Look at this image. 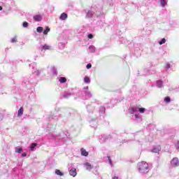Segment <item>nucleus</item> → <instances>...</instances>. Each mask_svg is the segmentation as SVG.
Returning a JSON list of instances; mask_svg holds the SVG:
<instances>
[{"instance_id":"50","label":"nucleus","mask_w":179,"mask_h":179,"mask_svg":"<svg viewBox=\"0 0 179 179\" xmlns=\"http://www.w3.org/2000/svg\"><path fill=\"white\" fill-rule=\"evenodd\" d=\"M99 15H101V11H100Z\"/></svg>"},{"instance_id":"48","label":"nucleus","mask_w":179,"mask_h":179,"mask_svg":"<svg viewBox=\"0 0 179 179\" xmlns=\"http://www.w3.org/2000/svg\"><path fill=\"white\" fill-rule=\"evenodd\" d=\"M113 179H118V177L114 176V177L113 178Z\"/></svg>"},{"instance_id":"10","label":"nucleus","mask_w":179,"mask_h":179,"mask_svg":"<svg viewBox=\"0 0 179 179\" xmlns=\"http://www.w3.org/2000/svg\"><path fill=\"white\" fill-rule=\"evenodd\" d=\"M38 51H46V50H51V46L48 44L41 45L37 47Z\"/></svg>"},{"instance_id":"33","label":"nucleus","mask_w":179,"mask_h":179,"mask_svg":"<svg viewBox=\"0 0 179 179\" xmlns=\"http://www.w3.org/2000/svg\"><path fill=\"white\" fill-rule=\"evenodd\" d=\"M158 43L159 45H163V44H166V38H162Z\"/></svg>"},{"instance_id":"21","label":"nucleus","mask_w":179,"mask_h":179,"mask_svg":"<svg viewBox=\"0 0 179 179\" xmlns=\"http://www.w3.org/2000/svg\"><path fill=\"white\" fill-rule=\"evenodd\" d=\"M68 19V14L66 13H63L59 17L60 20H66Z\"/></svg>"},{"instance_id":"30","label":"nucleus","mask_w":179,"mask_h":179,"mask_svg":"<svg viewBox=\"0 0 179 179\" xmlns=\"http://www.w3.org/2000/svg\"><path fill=\"white\" fill-rule=\"evenodd\" d=\"M58 47H59V50H64V48H65V43H58Z\"/></svg>"},{"instance_id":"9","label":"nucleus","mask_w":179,"mask_h":179,"mask_svg":"<svg viewBox=\"0 0 179 179\" xmlns=\"http://www.w3.org/2000/svg\"><path fill=\"white\" fill-rule=\"evenodd\" d=\"M110 138V136L106 135V134H101L99 136V142L101 143H106L107 141H108V138Z\"/></svg>"},{"instance_id":"16","label":"nucleus","mask_w":179,"mask_h":179,"mask_svg":"<svg viewBox=\"0 0 179 179\" xmlns=\"http://www.w3.org/2000/svg\"><path fill=\"white\" fill-rule=\"evenodd\" d=\"M33 19L34 22H41L43 20V17L41 15H34Z\"/></svg>"},{"instance_id":"46","label":"nucleus","mask_w":179,"mask_h":179,"mask_svg":"<svg viewBox=\"0 0 179 179\" xmlns=\"http://www.w3.org/2000/svg\"><path fill=\"white\" fill-rule=\"evenodd\" d=\"M22 157H26V156H27V153L24 152L21 155Z\"/></svg>"},{"instance_id":"28","label":"nucleus","mask_w":179,"mask_h":179,"mask_svg":"<svg viewBox=\"0 0 179 179\" xmlns=\"http://www.w3.org/2000/svg\"><path fill=\"white\" fill-rule=\"evenodd\" d=\"M55 174H57V176H59L60 177H62V176H64V173L61 172L59 169L55 170Z\"/></svg>"},{"instance_id":"27","label":"nucleus","mask_w":179,"mask_h":179,"mask_svg":"<svg viewBox=\"0 0 179 179\" xmlns=\"http://www.w3.org/2000/svg\"><path fill=\"white\" fill-rule=\"evenodd\" d=\"M59 117H62V115H52L50 117V120H58V118H59Z\"/></svg>"},{"instance_id":"19","label":"nucleus","mask_w":179,"mask_h":179,"mask_svg":"<svg viewBox=\"0 0 179 179\" xmlns=\"http://www.w3.org/2000/svg\"><path fill=\"white\" fill-rule=\"evenodd\" d=\"M90 127L92 128L96 129L97 128V122L96 120H91L90 121Z\"/></svg>"},{"instance_id":"14","label":"nucleus","mask_w":179,"mask_h":179,"mask_svg":"<svg viewBox=\"0 0 179 179\" xmlns=\"http://www.w3.org/2000/svg\"><path fill=\"white\" fill-rule=\"evenodd\" d=\"M84 167H85L87 171H90L93 169V166L89 162H85L83 164Z\"/></svg>"},{"instance_id":"49","label":"nucleus","mask_w":179,"mask_h":179,"mask_svg":"<svg viewBox=\"0 0 179 179\" xmlns=\"http://www.w3.org/2000/svg\"><path fill=\"white\" fill-rule=\"evenodd\" d=\"M0 10H2V6H0Z\"/></svg>"},{"instance_id":"2","label":"nucleus","mask_w":179,"mask_h":179,"mask_svg":"<svg viewBox=\"0 0 179 179\" xmlns=\"http://www.w3.org/2000/svg\"><path fill=\"white\" fill-rule=\"evenodd\" d=\"M76 96L80 99H83V100H87V99L93 97V94L89 90V86L84 87L82 90H78Z\"/></svg>"},{"instance_id":"20","label":"nucleus","mask_w":179,"mask_h":179,"mask_svg":"<svg viewBox=\"0 0 179 179\" xmlns=\"http://www.w3.org/2000/svg\"><path fill=\"white\" fill-rule=\"evenodd\" d=\"M96 52V47L94 45H90L88 48V53H94Z\"/></svg>"},{"instance_id":"18","label":"nucleus","mask_w":179,"mask_h":179,"mask_svg":"<svg viewBox=\"0 0 179 179\" xmlns=\"http://www.w3.org/2000/svg\"><path fill=\"white\" fill-rule=\"evenodd\" d=\"M69 174H70V176H71L72 177H76V176L78 175V172H76V169L72 168V169L69 171Z\"/></svg>"},{"instance_id":"42","label":"nucleus","mask_w":179,"mask_h":179,"mask_svg":"<svg viewBox=\"0 0 179 179\" xmlns=\"http://www.w3.org/2000/svg\"><path fill=\"white\" fill-rule=\"evenodd\" d=\"M175 147L176 148L177 150H179V141L175 144Z\"/></svg>"},{"instance_id":"22","label":"nucleus","mask_w":179,"mask_h":179,"mask_svg":"<svg viewBox=\"0 0 179 179\" xmlns=\"http://www.w3.org/2000/svg\"><path fill=\"white\" fill-rule=\"evenodd\" d=\"M51 72L55 76H57L58 75V71H57V67H55V66H52L51 67Z\"/></svg>"},{"instance_id":"34","label":"nucleus","mask_w":179,"mask_h":179,"mask_svg":"<svg viewBox=\"0 0 179 179\" xmlns=\"http://www.w3.org/2000/svg\"><path fill=\"white\" fill-rule=\"evenodd\" d=\"M96 24L97 26H100V27L104 26V22H103V20H99V21H97Z\"/></svg>"},{"instance_id":"11","label":"nucleus","mask_w":179,"mask_h":179,"mask_svg":"<svg viewBox=\"0 0 179 179\" xmlns=\"http://www.w3.org/2000/svg\"><path fill=\"white\" fill-rule=\"evenodd\" d=\"M171 167H178L179 166V159L178 157H174L171 161Z\"/></svg>"},{"instance_id":"36","label":"nucleus","mask_w":179,"mask_h":179,"mask_svg":"<svg viewBox=\"0 0 179 179\" xmlns=\"http://www.w3.org/2000/svg\"><path fill=\"white\" fill-rule=\"evenodd\" d=\"M164 101L165 103H170V101H171V98H170V96H166L164 98Z\"/></svg>"},{"instance_id":"15","label":"nucleus","mask_w":179,"mask_h":179,"mask_svg":"<svg viewBox=\"0 0 179 179\" xmlns=\"http://www.w3.org/2000/svg\"><path fill=\"white\" fill-rule=\"evenodd\" d=\"M156 86L157 87H158L159 89H162L163 87H164V85H163V80H157L156 81Z\"/></svg>"},{"instance_id":"47","label":"nucleus","mask_w":179,"mask_h":179,"mask_svg":"<svg viewBox=\"0 0 179 179\" xmlns=\"http://www.w3.org/2000/svg\"><path fill=\"white\" fill-rule=\"evenodd\" d=\"M48 129H51V124H48Z\"/></svg>"},{"instance_id":"7","label":"nucleus","mask_w":179,"mask_h":179,"mask_svg":"<svg viewBox=\"0 0 179 179\" xmlns=\"http://www.w3.org/2000/svg\"><path fill=\"white\" fill-rule=\"evenodd\" d=\"M24 83L25 85H33V83H36V77L34 75H31L29 78H25Z\"/></svg>"},{"instance_id":"13","label":"nucleus","mask_w":179,"mask_h":179,"mask_svg":"<svg viewBox=\"0 0 179 179\" xmlns=\"http://www.w3.org/2000/svg\"><path fill=\"white\" fill-rule=\"evenodd\" d=\"M72 96V92L69 90L64 91L63 94L62 95V99H69Z\"/></svg>"},{"instance_id":"12","label":"nucleus","mask_w":179,"mask_h":179,"mask_svg":"<svg viewBox=\"0 0 179 179\" xmlns=\"http://www.w3.org/2000/svg\"><path fill=\"white\" fill-rule=\"evenodd\" d=\"M96 108V103H91L90 105L87 106V110L88 113H94Z\"/></svg>"},{"instance_id":"25","label":"nucleus","mask_w":179,"mask_h":179,"mask_svg":"<svg viewBox=\"0 0 179 179\" xmlns=\"http://www.w3.org/2000/svg\"><path fill=\"white\" fill-rule=\"evenodd\" d=\"M36 147H37V143H31L30 145V150H31V152H34V150H36Z\"/></svg>"},{"instance_id":"45","label":"nucleus","mask_w":179,"mask_h":179,"mask_svg":"<svg viewBox=\"0 0 179 179\" xmlns=\"http://www.w3.org/2000/svg\"><path fill=\"white\" fill-rule=\"evenodd\" d=\"M2 120H3V115L0 113V121H2Z\"/></svg>"},{"instance_id":"1","label":"nucleus","mask_w":179,"mask_h":179,"mask_svg":"<svg viewBox=\"0 0 179 179\" xmlns=\"http://www.w3.org/2000/svg\"><path fill=\"white\" fill-rule=\"evenodd\" d=\"M146 109L145 108H138L136 106H132L130 108H129V114H131V116H130V118L133 120L134 121H136V122H141L142 121V117L138 115V113H141V114H143Z\"/></svg>"},{"instance_id":"38","label":"nucleus","mask_w":179,"mask_h":179,"mask_svg":"<svg viewBox=\"0 0 179 179\" xmlns=\"http://www.w3.org/2000/svg\"><path fill=\"white\" fill-rule=\"evenodd\" d=\"M120 44H125L127 43V41L125 38H122L120 41H119Z\"/></svg>"},{"instance_id":"43","label":"nucleus","mask_w":179,"mask_h":179,"mask_svg":"<svg viewBox=\"0 0 179 179\" xmlns=\"http://www.w3.org/2000/svg\"><path fill=\"white\" fill-rule=\"evenodd\" d=\"M86 68H87V69H90V68H92V64H90V63L87 64L86 66Z\"/></svg>"},{"instance_id":"4","label":"nucleus","mask_w":179,"mask_h":179,"mask_svg":"<svg viewBox=\"0 0 179 179\" xmlns=\"http://www.w3.org/2000/svg\"><path fill=\"white\" fill-rule=\"evenodd\" d=\"M138 169L141 174H148L150 168H149V164L145 162H141L138 164Z\"/></svg>"},{"instance_id":"31","label":"nucleus","mask_w":179,"mask_h":179,"mask_svg":"<svg viewBox=\"0 0 179 179\" xmlns=\"http://www.w3.org/2000/svg\"><path fill=\"white\" fill-rule=\"evenodd\" d=\"M23 107H21L19 110H18V117H20L22 115H23Z\"/></svg>"},{"instance_id":"39","label":"nucleus","mask_w":179,"mask_h":179,"mask_svg":"<svg viewBox=\"0 0 179 179\" xmlns=\"http://www.w3.org/2000/svg\"><path fill=\"white\" fill-rule=\"evenodd\" d=\"M166 69H170L171 68V65L169 63H166L165 65Z\"/></svg>"},{"instance_id":"3","label":"nucleus","mask_w":179,"mask_h":179,"mask_svg":"<svg viewBox=\"0 0 179 179\" xmlns=\"http://www.w3.org/2000/svg\"><path fill=\"white\" fill-rule=\"evenodd\" d=\"M68 136H69V133L67 131H62L57 136L54 135L53 134H50L48 135V138L50 139H57L59 141H61L62 143H64L65 138H68Z\"/></svg>"},{"instance_id":"41","label":"nucleus","mask_w":179,"mask_h":179,"mask_svg":"<svg viewBox=\"0 0 179 179\" xmlns=\"http://www.w3.org/2000/svg\"><path fill=\"white\" fill-rule=\"evenodd\" d=\"M16 41H17V40L16 39V36L12 38L10 40V43H16Z\"/></svg>"},{"instance_id":"8","label":"nucleus","mask_w":179,"mask_h":179,"mask_svg":"<svg viewBox=\"0 0 179 179\" xmlns=\"http://www.w3.org/2000/svg\"><path fill=\"white\" fill-rule=\"evenodd\" d=\"M85 12L86 13L85 17L87 19H91V17L94 16V7H92L90 10H85Z\"/></svg>"},{"instance_id":"26","label":"nucleus","mask_w":179,"mask_h":179,"mask_svg":"<svg viewBox=\"0 0 179 179\" xmlns=\"http://www.w3.org/2000/svg\"><path fill=\"white\" fill-rule=\"evenodd\" d=\"M15 153H22L23 152V148L22 147L15 148Z\"/></svg>"},{"instance_id":"35","label":"nucleus","mask_w":179,"mask_h":179,"mask_svg":"<svg viewBox=\"0 0 179 179\" xmlns=\"http://www.w3.org/2000/svg\"><path fill=\"white\" fill-rule=\"evenodd\" d=\"M84 82L87 84L90 83V78H89L88 76H85L84 78Z\"/></svg>"},{"instance_id":"6","label":"nucleus","mask_w":179,"mask_h":179,"mask_svg":"<svg viewBox=\"0 0 179 179\" xmlns=\"http://www.w3.org/2000/svg\"><path fill=\"white\" fill-rule=\"evenodd\" d=\"M50 30L51 29L49 28V27H45V29H43V27H38L36 28L37 33H43L44 36H47V34L50 33Z\"/></svg>"},{"instance_id":"5","label":"nucleus","mask_w":179,"mask_h":179,"mask_svg":"<svg viewBox=\"0 0 179 179\" xmlns=\"http://www.w3.org/2000/svg\"><path fill=\"white\" fill-rule=\"evenodd\" d=\"M29 68H32V73L36 76H39L41 72H43V70L37 69V64L34 62L29 64Z\"/></svg>"},{"instance_id":"40","label":"nucleus","mask_w":179,"mask_h":179,"mask_svg":"<svg viewBox=\"0 0 179 179\" xmlns=\"http://www.w3.org/2000/svg\"><path fill=\"white\" fill-rule=\"evenodd\" d=\"M108 160L109 164L110 166H113V161L111 160V158L110 157V156H108Z\"/></svg>"},{"instance_id":"37","label":"nucleus","mask_w":179,"mask_h":179,"mask_svg":"<svg viewBox=\"0 0 179 179\" xmlns=\"http://www.w3.org/2000/svg\"><path fill=\"white\" fill-rule=\"evenodd\" d=\"M22 27H24V28L29 27V22H22Z\"/></svg>"},{"instance_id":"29","label":"nucleus","mask_w":179,"mask_h":179,"mask_svg":"<svg viewBox=\"0 0 179 179\" xmlns=\"http://www.w3.org/2000/svg\"><path fill=\"white\" fill-rule=\"evenodd\" d=\"M160 3L162 8H164L167 5V1L166 0H160Z\"/></svg>"},{"instance_id":"23","label":"nucleus","mask_w":179,"mask_h":179,"mask_svg":"<svg viewBox=\"0 0 179 179\" xmlns=\"http://www.w3.org/2000/svg\"><path fill=\"white\" fill-rule=\"evenodd\" d=\"M106 113V108L104 106H101L99 108V115L101 117V115H104Z\"/></svg>"},{"instance_id":"17","label":"nucleus","mask_w":179,"mask_h":179,"mask_svg":"<svg viewBox=\"0 0 179 179\" xmlns=\"http://www.w3.org/2000/svg\"><path fill=\"white\" fill-rule=\"evenodd\" d=\"M160 150H162V147L160 145H157L152 148L151 152H152L153 153H159Z\"/></svg>"},{"instance_id":"44","label":"nucleus","mask_w":179,"mask_h":179,"mask_svg":"<svg viewBox=\"0 0 179 179\" xmlns=\"http://www.w3.org/2000/svg\"><path fill=\"white\" fill-rule=\"evenodd\" d=\"M88 38H90V39L93 38V34H88Z\"/></svg>"},{"instance_id":"52","label":"nucleus","mask_w":179,"mask_h":179,"mask_svg":"<svg viewBox=\"0 0 179 179\" xmlns=\"http://www.w3.org/2000/svg\"><path fill=\"white\" fill-rule=\"evenodd\" d=\"M149 74H150L149 73H147V75H149Z\"/></svg>"},{"instance_id":"32","label":"nucleus","mask_w":179,"mask_h":179,"mask_svg":"<svg viewBox=\"0 0 179 179\" xmlns=\"http://www.w3.org/2000/svg\"><path fill=\"white\" fill-rule=\"evenodd\" d=\"M59 82H60V83H65L66 82V78L65 77H61L59 79Z\"/></svg>"},{"instance_id":"51","label":"nucleus","mask_w":179,"mask_h":179,"mask_svg":"<svg viewBox=\"0 0 179 179\" xmlns=\"http://www.w3.org/2000/svg\"><path fill=\"white\" fill-rule=\"evenodd\" d=\"M37 59V57H35V60H36Z\"/></svg>"},{"instance_id":"24","label":"nucleus","mask_w":179,"mask_h":179,"mask_svg":"<svg viewBox=\"0 0 179 179\" xmlns=\"http://www.w3.org/2000/svg\"><path fill=\"white\" fill-rule=\"evenodd\" d=\"M80 152L82 156H85V157L89 156V152L86 151V150H85L84 148H81Z\"/></svg>"}]
</instances>
